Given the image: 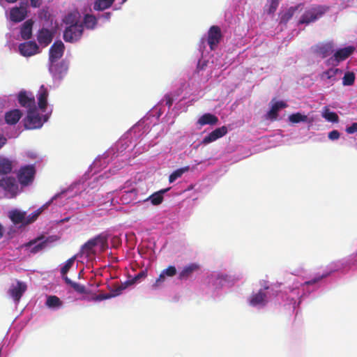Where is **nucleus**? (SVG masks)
Masks as SVG:
<instances>
[{
  "mask_svg": "<svg viewBox=\"0 0 357 357\" xmlns=\"http://www.w3.org/2000/svg\"><path fill=\"white\" fill-rule=\"evenodd\" d=\"M47 96H48V91L47 89L42 85L38 91V104L39 108L43 111L45 112L47 105Z\"/></svg>",
  "mask_w": 357,
  "mask_h": 357,
  "instance_id": "obj_21",
  "label": "nucleus"
},
{
  "mask_svg": "<svg viewBox=\"0 0 357 357\" xmlns=\"http://www.w3.org/2000/svg\"><path fill=\"white\" fill-rule=\"evenodd\" d=\"M188 167L186 168H181L178 169L176 171H174L173 173H172L169 177V183H173L174 181H176L178 178H180L183 174L188 170Z\"/></svg>",
  "mask_w": 357,
  "mask_h": 357,
  "instance_id": "obj_40",
  "label": "nucleus"
},
{
  "mask_svg": "<svg viewBox=\"0 0 357 357\" xmlns=\"http://www.w3.org/2000/svg\"><path fill=\"white\" fill-rule=\"evenodd\" d=\"M355 50L352 46H348L337 50L334 54L328 60L333 66H337L340 62L346 60Z\"/></svg>",
  "mask_w": 357,
  "mask_h": 357,
  "instance_id": "obj_7",
  "label": "nucleus"
},
{
  "mask_svg": "<svg viewBox=\"0 0 357 357\" xmlns=\"http://www.w3.org/2000/svg\"><path fill=\"white\" fill-rule=\"evenodd\" d=\"M75 260V257H73L68 259L65 264L61 268V274L62 275L63 279L64 280L65 277H67L66 274L69 271V270L73 266Z\"/></svg>",
  "mask_w": 357,
  "mask_h": 357,
  "instance_id": "obj_36",
  "label": "nucleus"
},
{
  "mask_svg": "<svg viewBox=\"0 0 357 357\" xmlns=\"http://www.w3.org/2000/svg\"><path fill=\"white\" fill-rule=\"evenodd\" d=\"M53 39V33L48 29H40L37 34V40L40 45L46 47L51 43Z\"/></svg>",
  "mask_w": 357,
  "mask_h": 357,
  "instance_id": "obj_16",
  "label": "nucleus"
},
{
  "mask_svg": "<svg viewBox=\"0 0 357 357\" xmlns=\"http://www.w3.org/2000/svg\"><path fill=\"white\" fill-rule=\"evenodd\" d=\"M228 132L225 126L218 128L205 136L202 142L203 144H208L225 136Z\"/></svg>",
  "mask_w": 357,
  "mask_h": 357,
  "instance_id": "obj_13",
  "label": "nucleus"
},
{
  "mask_svg": "<svg viewBox=\"0 0 357 357\" xmlns=\"http://www.w3.org/2000/svg\"><path fill=\"white\" fill-rule=\"evenodd\" d=\"M33 22L31 20H26L23 24L20 30L21 37L23 40H28L32 36V27Z\"/></svg>",
  "mask_w": 357,
  "mask_h": 357,
  "instance_id": "obj_25",
  "label": "nucleus"
},
{
  "mask_svg": "<svg viewBox=\"0 0 357 357\" xmlns=\"http://www.w3.org/2000/svg\"><path fill=\"white\" fill-rule=\"evenodd\" d=\"M64 49V45L60 40L54 42L50 49L49 60L50 65L49 70L54 75L61 73V71L59 70V65L55 63L62 57ZM60 67H62V65Z\"/></svg>",
  "mask_w": 357,
  "mask_h": 357,
  "instance_id": "obj_1",
  "label": "nucleus"
},
{
  "mask_svg": "<svg viewBox=\"0 0 357 357\" xmlns=\"http://www.w3.org/2000/svg\"><path fill=\"white\" fill-rule=\"evenodd\" d=\"M19 51L24 56H31L39 53V47L35 41L24 42L19 45Z\"/></svg>",
  "mask_w": 357,
  "mask_h": 357,
  "instance_id": "obj_10",
  "label": "nucleus"
},
{
  "mask_svg": "<svg viewBox=\"0 0 357 357\" xmlns=\"http://www.w3.org/2000/svg\"><path fill=\"white\" fill-rule=\"evenodd\" d=\"M47 120V117L45 116L44 121H46Z\"/></svg>",
  "mask_w": 357,
  "mask_h": 357,
  "instance_id": "obj_58",
  "label": "nucleus"
},
{
  "mask_svg": "<svg viewBox=\"0 0 357 357\" xmlns=\"http://www.w3.org/2000/svg\"><path fill=\"white\" fill-rule=\"evenodd\" d=\"M13 169L12 162L5 158L0 157V174H8Z\"/></svg>",
  "mask_w": 357,
  "mask_h": 357,
  "instance_id": "obj_27",
  "label": "nucleus"
},
{
  "mask_svg": "<svg viewBox=\"0 0 357 357\" xmlns=\"http://www.w3.org/2000/svg\"><path fill=\"white\" fill-rule=\"evenodd\" d=\"M35 174V167L33 165H29L21 167L17 176L20 185L26 186L32 183Z\"/></svg>",
  "mask_w": 357,
  "mask_h": 357,
  "instance_id": "obj_4",
  "label": "nucleus"
},
{
  "mask_svg": "<svg viewBox=\"0 0 357 357\" xmlns=\"http://www.w3.org/2000/svg\"><path fill=\"white\" fill-rule=\"evenodd\" d=\"M127 0H123V3H125Z\"/></svg>",
  "mask_w": 357,
  "mask_h": 357,
  "instance_id": "obj_59",
  "label": "nucleus"
},
{
  "mask_svg": "<svg viewBox=\"0 0 357 357\" xmlns=\"http://www.w3.org/2000/svg\"><path fill=\"white\" fill-rule=\"evenodd\" d=\"M83 31L84 26L81 22L73 26H67L63 32V39L68 43L77 42L81 38Z\"/></svg>",
  "mask_w": 357,
  "mask_h": 357,
  "instance_id": "obj_5",
  "label": "nucleus"
},
{
  "mask_svg": "<svg viewBox=\"0 0 357 357\" xmlns=\"http://www.w3.org/2000/svg\"><path fill=\"white\" fill-rule=\"evenodd\" d=\"M20 105L27 109V111L33 110L36 108L34 96H29L26 91H22L19 93L17 97Z\"/></svg>",
  "mask_w": 357,
  "mask_h": 357,
  "instance_id": "obj_12",
  "label": "nucleus"
},
{
  "mask_svg": "<svg viewBox=\"0 0 357 357\" xmlns=\"http://www.w3.org/2000/svg\"><path fill=\"white\" fill-rule=\"evenodd\" d=\"M222 35L218 26H212L208 31L207 42L211 50H215L222 39Z\"/></svg>",
  "mask_w": 357,
  "mask_h": 357,
  "instance_id": "obj_8",
  "label": "nucleus"
},
{
  "mask_svg": "<svg viewBox=\"0 0 357 357\" xmlns=\"http://www.w3.org/2000/svg\"><path fill=\"white\" fill-rule=\"evenodd\" d=\"M322 116L329 122L337 123L339 121L338 115L335 112H331L327 107L324 108Z\"/></svg>",
  "mask_w": 357,
  "mask_h": 357,
  "instance_id": "obj_28",
  "label": "nucleus"
},
{
  "mask_svg": "<svg viewBox=\"0 0 357 357\" xmlns=\"http://www.w3.org/2000/svg\"><path fill=\"white\" fill-rule=\"evenodd\" d=\"M164 100L165 101L166 105H167L169 107H171L172 105H173V102H174V100H173L172 97L171 96V95L166 94L164 97Z\"/></svg>",
  "mask_w": 357,
  "mask_h": 357,
  "instance_id": "obj_46",
  "label": "nucleus"
},
{
  "mask_svg": "<svg viewBox=\"0 0 357 357\" xmlns=\"http://www.w3.org/2000/svg\"><path fill=\"white\" fill-rule=\"evenodd\" d=\"M30 4L33 8H39L42 5V0H30Z\"/></svg>",
  "mask_w": 357,
  "mask_h": 357,
  "instance_id": "obj_50",
  "label": "nucleus"
},
{
  "mask_svg": "<svg viewBox=\"0 0 357 357\" xmlns=\"http://www.w3.org/2000/svg\"><path fill=\"white\" fill-rule=\"evenodd\" d=\"M168 190L169 189L167 188V189H163V190H160L158 192H155L153 193L152 195H151L150 196H149L147 198L144 199L143 201L144 202L150 201L151 203L154 206L159 205L162 202V201L164 199L163 195L166 192H167Z\"/></svg>",
  "mask_w": 357,
  "mask_h": 357,
  "instance_id": "obj_22",
  "label": "nucleus"
},
{
  "mask_svg": "<svg viewBox=\"0 0 357 357\" xmlns=\"http://www.w3.org/2000/svg\"><path fill=\"white\" fill-rule=\"evenodd\" d=\"M165 275H164V273L162 272L159 277L158 278V279L155 280V282L154 283V284L153 285L155 288L159 287L165 280Z\"/></svg>",
  "mask_w": 357,
  "mask_h": 357,
  "instance_id": "obj_44",
  "label": "nucleus"
},
{
  "mask_svg": "<svg viewBox=\"0 0 357 357\" xmlns=\"http://www.w3.org/2000/svg\"><path fill=\"white\" fill-rule=\"evenodd\" d=\"M286 107L287 104L283 101L275 102L268 113V117L272 120H275L278 117V111L280 109L285 108Z\"/></svg>",
  "mask_w": 357,
  "mask_h": 357,
  "instance_id": "obj_26",
  "label": "nucleus"
},
{
  "mask_svg": "<svg viewBox=\"0 0 357 357\" xmlns=\"http://www.w3.org/2000/svg\"><path fill=\"white\" fill-rule=\"evenodd\" d=\"M114 295H111L110 293L107 294H100L94 298V301H102L113 298Z\"/></svg>",
  "mask_w": 357,
  "mask_h": 357,
  "instance_id": "obj_43",
  "label": "nucleus"
},
{
  "mask_svg": "<svg viewBox=\"0 0 357 357\" xmlns=\"http://www.w3.org/2000/svg\"><path fill=\"white\" fill-rule=\"evenodd\" d=\"M266 293L262 289H260L257 293L251 296L249 301L250 305L252 306L264 305L266 303Z\"/></svg>",
  "mask_w": 357,
  "mask_h": 357,
  "instance_id": "obj_20",
  "label": "nucleus"
},
{
  "mask_svg": "<svg viewBox=\"0 0 357 357\" xmlns=\"http://www.w3.org/2000/svg\"><path fill=\"white\" fill-rule=\"evenodd\" d=\"M27 15V10L25 6L14 7L10 10V20L13 22L23 21Z\"/></svg>",
  "mask_w": 357,
  "mask_h": 357,
  "instance_id": "obj_14",
  "label": "nucleus"
},
{
  "mask_svg": "<svg viewBox=\"0 0 357 357\" xmlns=\"http://www.w3.org/2000/svg\"><path fill=\"white\" fill-rule=\"evenodd\" d=\"M111 295H114V297L118 296L122 294L123 290L120 284L118 283H114L111 286L107 287Z\"/></svg>",
  "mask_w": 357,
  "mask_h": 357,
  "instance_id": "obj_37",
  "label": "nucleus"
},
{
  "mask_svg": "<svg viewBox=\"0 0 357 357\" xmlns=\"http://www.w3.org/2000/svg\"><path fill=\"white\" fill-rule=\"evenodd\" d=\"M3 235V227L0 224V239L2 238Z\"/></svg>",
  "mask_w": 357,
  "mask_h": 357,
  "instance_id": "obj_55",
  "label": "nucleus"
},
{
  "mask_svg": "<svg viewBox=\"0 0 357 357\" xmlns=\"http://www.w3.org/2000/svg\"><path fill=\"white\" fill-rule=\"evenodd\" d=\"M22 112L18 109H15L6 112L5 121L9 125L16 124L22 117Z\"/></svg>",
  "mask_w": 357,
  "mask_h": 357,
  "instance_id": "obj_19",
  "label": "nucleus"
},
{
  "mask_svg": "<svg viewBox=\"0 0 357 357\" xmlns=\"http://www.w3.org/2000/svg\"><path fill=\"white\" fill-rule=\"evenodd\" d=\"M328 8L323 6L314 5L306 9L298 22V24H309L321 17L328 10Z\"/></svg>",
  "mask_w": 357,
  "mask_h": 357,
  "instance_id": "obj_3",
  "label": "nucleus"
},
{
  "mask_svg": "<svg viewBox=\"0 0 357 357\" xmlns=\"http://www.w3.org/2000/svg\"><path fill=\"white\" fill-rule=\"evenodd\" d=\"M333 271H331L330 272H328V273H324L322 274L321 275L319 276V277H316L309 281H307L305 282V284H307V285H311V284H314L317 282H318L319 281H320L321 279L327 277L328 275H330V273L332 272Z\"/></svg>",
  "mask_w": 357,
  "mask_h": 357,
  "instance_id": "obj_42",
  "label": "nucleus"
},
{
  "mask_svg": "<svg viewBox=\"0 0 357 357\" xmlns=\"http://www.w3.org/2000/svg\"><path fill=\"white\" fill-rule=\"evenodd\" d=\"M264 289H268V286H266V285H264Z\"/></svg>",
  "mask_w": 357,
  "mask_h": 357,
  "instance_id": "obj_57",
  "label": "nucleus"
},
{
  "mask_svg": "<svg viewBox=\"0 0 357 357\" xmlns=\"http://www.w3.org/2000/svg\"><path fill=\"white\" fill-rule=\"evenodd\" d=\"M26 212L20 211L17 209H14L8 213V217L13 222L14 225H17L21 224L22 226H26L27 224L26 221Z\"/></svg>",
  "mask_w": 357,
  "mask_h": 357,
  "instance_id": "obj_15",
  "label": "nucleus"
},
{
  "mask_svg": "<svg viewBox=\"0 0 357 357\" xmlns=\"http://www.w3.org/2000/svg\"><path fill=\"white\" fill-rule=\"evenodd\" d=\"M165 276L173 277L176 274V268L174 266H169L162 271Z\"/></svg>",
  "mask_w": 357,
  "mask_h": 357,
  "instance_id": "obj_41",
  "label": "nucleus"
},
{
  "mask_svg": "<svg viewBox=\"0 0 357 357\" xmlns=\"http://www.w3.org/2000/svg\"><path fill=\"white\" fill-rule=\"evenodd\" d=\"M26 290V285L24 282L18 281L17 285L9 290V293L12 298L18 302Z\"/></svg>",
  "mask_w": 357,
  "mask_h": 357,
  "instance_id": "obj_17",
  "label": "nucleus"
},
{
  "mask_svg": "<svg viewBox=\"0 0 357 357\" xmlns=\"http://www.w3.org/2000/svg\"><path fill=\"white\" fill-rule=\"evenodd\" d=\"M340 135V132L337 130H334L328 133V138L331 140H335L339 139Z\"/></svg>",
  "mask_w": 357,
  "mask_h": 357,
  "instance_id": "obj_45",
  "label": "nucleus"
},
{
  "mask_svg": "<svg viewBox=\"0 0 357 357\" xmlns=\"http://www.w3.org/2000/svg\"><path fill=\"white\" fill-rule=\"evenodd\" d=\"M339 72V69L336 68V69H329L328 70H327L326 72V74L327 75V77L328 79L333 77V76L335 75V74Z\"/></svg>",
  "mask_w": 357,
  "mask_h": 357,
  "instance_id": "obj_48",
  "label": "nucleus"
},
{
  "mask_svg": "<svg viewBox=\"0 0 357 357\" xmlns=\"http://www.w3.org/2000/svg\"><path fill=\"white\" fill-rule=\"evenodd\" d=\"M56 197V195L53 197L48 202L46 203L45 205H44L41 208L38 209V211L33 212V213H31V215H29L28 217H26V223L28 225L33 222L38 217V215L40 214V213L42 212V211L43 210V208L47 206V205H50L54 199H55Z\"/></svg>",
  "mask_w": 357,
  "mask_h": 357,
  "instance_id": "obj_31",
  "label": "nucleus"
},
{
  "mask_svg": "<svg viewBox=\"0 0 357 357\" xmlns=\"http://www.w3.org/2000/svg\"><path fill=\"white\" fill-rule=\"evenodd\" d=\"M46 305L49 307H59L62 305V301L56 296H50L47 299Z\"/></svg>",
  "mask_w": 357,
  "mask_h": 357,
  "instance_id": "obj_35",
  "label": "nucleus"
},
{
  "mask_svg": "<svg viewBox=\"0 0 357 357\" xmlns=\"http://www.w3.org/2000/svg\"><path fill=\"white\" fill-rule=\"evenodd\" d=\"M315 52L323 58H325L333 52V45L331 43H328L317 45L315 47Z\"/></svg>",
  "mask_w": 357,
  "mask_h": 357,
  "instance_id": "obj_24",
  "label": "nucleus"
},
{
  "mask_svg": "<svg viewBox=\"0 0 357 357\" xmlns=\"http://www.w3.org/2000/svg\"><path fill=\"white\" fill-rule=\"evenodd\" d=\"M355 81V74L354 73H347L344 74L342 79V84L344 86H350L354 84Z\"/></svg>",
  "mask_w": 357,
  "mask_h": 357,
  "instance_id": "obj_39",
  "label": "nucleus"
},
{
  "mask_svg": "<svg viewBox=\"0 0 357 357\" xmlns=\"http://www.w3.org/2000/svg\"><path fill=\"white\" fill-rule=\"evenodd\" d=\"M289 120L292 123H298L300 122H307L308 118L305 114H303L300 112H296L291 114L289 116Z\"/></svg>",
  "mask_w": 357,
  "mask_h": 357,
  "instance_id": "obj_33",
  "label": "nucleus"
},
{
  "mask_svg": "<svg viewBox=\"0 0 357 357\" xmlns=\"http://www.w3.org/2000/svg\"><path fill=\"white\" fill-rule=\"evenodd\" d=\"M218 122V118L211 113H206L203 114L197 121V123L200 126L205 125H216Z\"/></svg>",
  "mask_w": 357,
  "mask_h": 357,
  "instance_id": "obj_23",
  "label": "nucleus"
},
{
  "mask_svg": "<svg viewBox=\"0 0 357 357\" xmlns=\"http://www.w3.org/2000/svg\"><path fill=\"white\" fill-rule=\"evenodd\" d=\"M199 269V266L197 264H190L185 266L179 273L178 278L180 280H186L190 278L192 273Z\"/></svg>",
  "mask_w": 357,
  "mask_h": 357,
  "instance_id": "obj_18",
  "label": "nucleus"
},
{
  "mask_svg": "<svg viewBox=\"0 0 357 357\" xmlns=\"http://www.w3.org/2000/svg\"><path fill=\"white\" fill-rule=\"evenodd\" d=\"M102 17H104L105 19L108 20L111 17V13H109V12L105 13L102 15Z\"/></svg>",
  "mask_w": 357,
  "mask_h": 357,
  "instance_id": "obj_54",
  "label": "nucleus"
},
{
  "mask_svg": "<svg viewBox=\"0 0 357 357\" xmlns=\"http://www.w3.org/2000/svg\"><path fill=\"white\" fill-rule=\"evenodd\" d=\"M100 245L102 250L107 247V238L105 235L99 234L96 237L89 239L81 248L80 253L86 257H90L96 254L95 247Z\"/></svg>",
  "mask_w": 357,
  "mask_h": 357,
  "instance_id": "obj_2",
  "label": "nucleus"
},
{
  "mask_svg": "<svg viewBox=\"0 0 357 357\" xmlns=\"http://www.w3.org/2000/svg\"><path fill=\"white\" fill-rule=\"evenodd\" d=\"M7 2L8 3H15L16 2L17 0H6Z\"/></svg>",
  "mask_w": 357,
  "mask_h": 357,
  "instance_id": "obj_56",
  "label": "nucleus"
},
{
  "mask_svg": "<svg viewBox=\"0 0 357 357\" xmlns=\"http://www.w3.org/2000/svg\"><path fill=\"white\" fill-rule=\"evenodd\" d=\"M115 0H96L93 8L96 10H103L112 6Z\"/></svg>",
  "mask_w": 357,
  "mask_h": 357,
  "instance_id": "obj_32",
  "label": "nucleus"
},
{
  "mask_svg": "<svg viewBox=\"0 0 357 357\" xmlns=\"http://www.w3.org/2000/svg\"><path fill=\"white\" fill-rule=\"evenodd\" d=\"M134 284V281H132V280H127L124 282H122L120 286L121 287V289L123 291L124 289H126L128 287Z\"/></svg>",
  "mask_w": 357,
  "mask_h": 357,
  "instance_id": "obj_49",
  "label": "nucleus"
},
{
  "mask_svg": "<svg viewBox=\"0 0 357 357\" xmlns=\"http://www.w3.org/2000/svg\"><path fill=\"white\" fill-rule=\"evenodd\" d=\"M0 187L12 197L15 196L18 191V185L15 178L12 176H5L0 179Z\"/></svg>",
  "mask_w": 357,
  "mask_h": 357,
  "instance_id": "obj_9",
  "label": "nucleus"
},
{
  "mask_svg": "<svg viewBox=\"0 0 357 357\" xmlns=\"http://www.w3.org/2000/svg\"><path fill=\"white\" fill-rule=\"evenodd\" d=\"M43 122L37 108L27 111V115L24 119V125L26 129H37L42 127Z\"/></svg>",
  "mask_w": 357,
  "mask_h": 357,
  "instance_id": "obj_6",
  "label": "nucleus"
},
{
  "mask_svg": "<svg viewBox=\"0 0 357 357\" xmlns=\"http://www.w3.org/2000/svg\"><path fill=\"white\" fill-rule=\"evenodd\" d=\"M278 3L277 1H273L271 5L270 10L275 11L278 7Z\"/></svg>",
  "mask_w": 357,
  "mask_h": 357,
  "instance_id": "obj_52",
  "label": "nucleus"
},
{
  "mask_svg": "<svg viewBox=\"0 0 357 357\" xmlns=\"http://www.w3.org/2000/svg\"><path fill=\"white\" fill-rule=\"evenodd\" d=\"M146 273L144 271L139 273L137 275H135L132 280L135 283L137 280H139L142 278H145Z\"/></svg>",
  "mask_w": 357,
  "mask_h": 357,
  "instance_id": "obj_51",
  "label": "nucleus"
},
{
  "mask_svg": "<svg viewBox=\"0 0 357 357\" xmlns=\"http://www.w3.org/2000/svg\"><path fill=\"white\" fill-rule=\"evenodd\" d=\"M98 23L97 18L90 14H86L84 17L83 24L88 29H93L96 26Z\"/></svg>",
  "mask_w": 357,
  "mask_h": 357,
  "instance_id": "obj_30",
  "label": "nucleus"
},
{
  "mask_svg": "<svg viewBox=\"0 0 357 357\" xmlns=\"http://www.w3.org/2000/svg\"><path fill=\"white\" fill-rule=\"evenodd\" d=\"M6 139L0 135V149L6 144Z\"/></svg>",
  "mask_w": 357,
  "mask_h": 357,
  "instance_id": "obj_53",
  "label": "nucleus"
},
{
  "mask_svg": "<svg viewBox=\"0 0 357 357\" xmlns=\"http://www.w3.org/2000/svg\"><path fill=\"white\" fill-rule=\"evenodd\" d=\"M64 22L68 26H73L79 23V22L76 14L69 13L66 16Z\"/></svg>",
  "mask_w": 357,
  "mask_h": 357,
  "instance_id": "obj_38",
  "label": "nucleus"
},
{
  "mask_svg": "<svg viewBox=\"0 0 357 357\" xmlns=\"http://www.w3.org/2000/svg\"><path fill=\"white\" fill-rule=\"evenodd\" d=\"M346 131L349 133L352 134L357 131V123H353L352 125L349 127H348L346 129Z\"/></svg>",
  "mask_w": 357,
  "mask_h": 357,
  "instance_id": "obj_47",
  "label": "nucleus"
},
{
  "mask_svg": "<svg viewBox=\"0 0 357 357\" xmlns=\"http://www.w3.org/2000/svg\"><path fill=\"white\" fill-rule=\"evenodd\" d=\"M302 6L301 3L296 6L290 7L280 17V21L282 23H287L294 16L296 11Z\"/></svg>",
  "mask_w": 357,
  "mask_h": 357,
  "instance_id": "obj_29",
  "label": "nucleus"
},
{
  "mask_svg": "<svg viewBox=\"0 0 357 357\" xmlns=\"http://www.w3.org/2000/svg\"><path fill=\"white\" fill-rule=\"evenodd\" d=\"M64 280L68 284H70L75 291H77L79 294H85L86 293V288L84 285L80 284L77 282H73L68 277H65Z\"/></svg>",
  "mask_w": 357,
  "mask_h": 357,
  "instance_id": "obj_34",
  "label": "nucleus"
},
{
  "mask_svg": "<svg viewBox=\"0 0 357 357\" xmlns=\"http://www.w3.org/2000/svg\"><path fill=\"white\" fill-rule=\"evenodd\" d=\"M44 238H45L44 236H40L29 241L28 243L24 244L23 247L30 248V247L33 246L30 250V252L32 254H36L46 247L47 243L48 242V241H47V239L45 240Z\"/></svg>",
  "mask_w": 357,
  "mask_h": 357,
  "instance_id": "obj_11",
  "label": "nucleus"
}]
</instances>
